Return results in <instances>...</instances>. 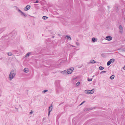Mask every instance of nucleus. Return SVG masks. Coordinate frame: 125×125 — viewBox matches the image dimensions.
I'll return each mask as SVG.
<instances>
[{"instance_id":"nucleus-20","label":"nucleus","mask_w":125,"mask_h":125,"mask_svg":"<svg viewBox=\"0 0 125 125\" xmlns=\"http://www.w3.org/2000/svg\"><path fill=\"white\" fill-rule=\"evenodd\" d=\"M109 61L111 62H113L115 61V59H111Z\"/></svg>"},{"instance_id":"nucleus-41","label":"nucleus","mask_w":125,"mask_h":125,"mask_svg":"<svg viewBox=\"0 0 125 125\" xmlns=\"http://www.w3.org/2000/svg\"><path fill=\"white\" fill-rule=\"evenodd\" d=\"M108 9H109V6H108Z\"/></svg>"},{"instance_id":"nucleus-3","label":"nucleus","mask_w":125,"mask_h":125,"mask_svg":"<svg viewBox=\"0 0 125 125\" xmlns=\"http://www.w3.org/2000/svg\"><path fill=\"white\" fill-rule=\"evenodd\" d=\"M119 32L120 33L122 34L123 33V28L122 26L120 25L119 26Z\"/></svg>"},{"instance_id":"nucleus-46","label":"nucleus","mask_w":125,"mask_h":125,"mask_svg":"<svg viewBox=\"0 0 125 125\" xmlns=\"http://www.w3.org/2000/svg\"><path fill=\"white\" fill-rule=\"evenodd\" d=\"M54 37L53 36L52 37V38H53Z\"/></svg>"},{"instance_id":"nucleus-25","label":"nucleus","mask_w":125,"mask_h":125,"mask_svg":"<svg viewBox=\"0 0 125 125\" xmlns=\"http://www.w3.org/2000/svg\"><path fill=\"white\" fill-rule=\"evenodd\" d=\"M80 83V82H78L76 84V85L77 86H78L79 85V84Z\"/></svg>"},{"instance_id":"nucleus-7","label":"nucleus","mask_w":125,"mask_h":125,"mask_svg":"<svg viewBox=\"0 0 125 125\" xmlns=\"http://www.w3.org/2000/svg\"><path fill=\"white\" fill-rule=\"evenodd\" d=\"M94 89H93L91 90H90L89 94H93L94 92Z\"/></svg>"},{"instance_id":"nucleus-21","label":"nucleus","mask_w":125,"mask_h":125,"mask_svg":"<svg viewBox=\"0 0 125 125\" xmlns=\"http://www.w3.org/2000/svg\"><path fill=\"white\" fill-rule=\"evenodd\" d=\"M104 69V68L103 67L101 66L99 67V69L100 70H102Z\"/></svg>"},{"instance_id":"nucleus-31","label":"nucleus","mask_w":125,"mask_h":125,"mask_svg":"<svg viewBox=\"0 0 125 125\" xmlns=\"http://www.w3.org/2000/svg\"><path fill=\"white\" fill-rule=\"evenodd\" d=\"M51 111H49V112L48 113V115L49 116L50 115V112Z\"/></svg>"},{"instance_id":"nucleus-6","label":"nucleus","mask_w":125,"mask_h":125,"mask_svg":"<svg viewBox=\"0 0 125 125\" xmlns=\"http://www.w3.org/2000/svg\"><path fill=\"white\" fill-rule=\"evenodd\" d=\"M29 71V69L27 68H25L24 69V71L26 73H27Z\"/></svg>"},{"instance_id":"nucleus-17","label":"nucleus","mask_w":125,"mask_h":125,"mask_svg":"<svg viewBox=\"0 0 125 125\" xmlns=\"http://www.w3.org/2000/svg\"><path fill=\"white\" fill-rule=\"evenodd\" d=\"M62 73L63 74H67V71L66 70H64V71H63L62 72Z\"/></svg>"},{"instance_id":"nucleus-16","label":"nucleus","mask_w":125,"mask_h":125,"mask_svg":"<svg viewBox=\"0 0 125 125\" xmlns=\"http://www.w3.org/2000/svg\"><path fill=\"white\" fill-rule=\"evenodd\" d=\"M48 18V17L46 16H43L42 17V19L44 20H46Z\"/></svg>"},{"instance_id":"nucleus-36","label":"nucleus","mask_w":125,"mask_h":125,"mask_svg":"<svg viewBox=\"0 0 125 125\" xmlns=\"http://www.w3.org/2000/svg\"><path fill=\"white\" fill-rule=\"evenodd\" d=\"M85 101H83V102H82V103L83 104L84 103H85Z\"/></svg>"},{"instance_id":"nucleus-33","label":"nucleus","mask_w":125,"mask_h":125,"mask_svg":"<svg viewBox=\"0 0 125 125\" xmlns=\"http://www.w3.org/2000/svg\"><path fill=\"white\" fill-rule=\"evenodd\" d=\"M98 73H99L98 72L96 73L95 74V75L96 76L98 75Z\"/></svg>"},{"instance_id":"nucleus-18","label":"nucleus","mask_w":125,"mask_h":125,"mask_svg":"<svg viewBox=\"0 0 125 125\" xmlns=\"http://www.w3.org/2000/svg\"><path fill=\"white\" fill-rule=\"evenodd\" d=\"M115 76L114 75L111 76L110 77V78L111 79H113L114 78Z\"/></svg>"},{"instance_id":"nucleus-15","label":"nucleus","mask_w":125,"mask_h":125,"mask_svg":"<svg viewBox=\"0 0 125 125\" xmlns=\"http://www.w3.org/2000/svg\"><path fill=\"white\" fill-rule=\"evenodd\" d=\"M5 30V28L3 27V28H2L0 29V31H1L0 32V33L2 32L3 31Z\"/></svg>"},{"instance_id":"nucleus-44","label":"nucleus","mask_w":125,"mask_h":125,"mask_svg":"<svg viewBox=\"0 0 125 125\" xmlns=\"http://www.w3.org/2000/svg\"><path fill=\"white\" fill-rule=\"evenodd\" d=\"M1 94H0V96H1Z\"/></svg>"},{"instance_id":"nucleus-38","label":"nucleus","mask_w":125,"mask_h":125,"mask_svg":"<svg viewBox=\"0 0 125 125\" xmlns=\"http://www.w3.org/2000/svg\"><path fill=\"white\" fill-rule=\"evenodd\" d=\"M15 109H16L17 110V111H18V108H16L15 107Z\"/></svg>"},{"instance_id":"nucleus-34","label":"nucleus","mask_w":125,"mask_h":125,"mask_svg":"<svg viewBox=\"0 0 125 125\" xmlns=\"http://www.w3.org/2000/svg\"><path fill=\"white\" fill-rule=\"evenodd\" d=\"M83 104V103H82V102L79 105H82Z\"/></svg>"},{"instance_id":"nucleus-40","label":"nucleus","mask_w":125,"mask_h":125,"mask_svg":"<svg viewBox=\"0 0 125 125\" xmlns=\"http://www.w3.org/2000/svg\"><path fill=\"white\" fill-rule=\"evenodd\" d=\"M45 120V118H43V120Z\"/></svg>"},{"instance_id":"nucleus-13","label":"nucleus","mask_w":125,"mask_h":125,"mask_svg":"<svg viewBox=\"0 0 125 125\" xmlns=\"http://www.w3.org/2000/svg\"><path fill=\"white\" fill-rule=\"evenodd\" d=\"M21 15L22 16H24L25 17H26L27 16L26 14H25L23 12H22L21 13Z\"/></svg>"},{"instance_id":"nucleus-19","label":"nucleus","mask_w":125,"mask_h":125,"mask_svg":"<svg viewBox=\"0 0 125 125\" xmlns=\"http://www.w3.org/2000/svg\"><path fill=\"white\" fill-rule=\"evenodd\" d=\"M111 62L110 61H109L107 63V65L108 66L111 63Z\"/></svg>"},{"instance_id":"nucleus-11","label":"nucleus","mask_w":125,"mask_h":125,"mask_svg":"<svg viewBox=\"0 0 125 125\" xmlns=\"http://www.w3.org/2000/svg\"><path fill=\"white\" fill-rule=\"evenodd\" d=\"M90 90H86L85 91V93L87 94H89Z\"/></svg>"},{"instance_id":"nucleus-42","label":"nucleus","mask_w":125,"mask_h":125,"mask_svg":"<svg viewBox=\"0 0 125 125\" xmlns=\"http://www.w3.org/2000/svg\"><path fill=\"white\" fill-rule=\"evenodd\" d=\"M124 41H125V39L124 40Z\"/></svg>"},{"instance_id":"nucleus-30","label":"nucleus","mask_w":125,"mask_h":125,"mask_svg":"<svg viewBox=\"0 0 125 125\" xmlns=\"http://www.w3.org/2000/svg\"><path fill=\"white\" fill-rule=\"evenodd\" d=\"M33 113V112L32 110H31L30 112V114H32Z\"/></svg>"},{"instance_id":"nucleus-8","label":"nucleus","mask_w":125,"mask_h":125,"mask_svg":"<svg viewBox=\"0 0 125 125\" xmlns=\"http://www.w3.org/2000/svg\"><path fill=\"white\" fill-rule=\"evenodd\" d=\"M52 109V105L51 104V106H50L49 108V111H51Z\"/></svg>"},{"instance_id":"nucleus-23","label":"nucleus","mask_w":125,"mask_h":125,"mask_svg":"<svg viewBox=\"0 0 125 125\" xmlns=\"http://www.w3.org/2000/svg\"><path fill=\"white\" fill-rule=\"evenodd\" d=\"M48 91V90H43L42 92V93H43L44 94L45 93H46V92H47Z\"/></svg>"},{"instance_id":"nucleus-37","label":"nucleus","mask_w":125,"mask_h":125,"mask_svg":"<svg viewBox=\"0 0 125 125\" xmlns=\"http://www.w3.org/2000/svg\"><path fill=\"white\" fill-rule=\"evenodd\" d=\"M85 101H83V102H82V103L83 104L84 103H85Z\"/></svg>"},{"instance_id":"nucleus-14","label":"nucleus","mask_w":125,"mask_h":125,"mask_svg":"<svg viewBox=\"0 0 125 125\" xmlns=\"http://www.w3.org/2000/svg\"><path fill=\"white\" fill-rule=\"evenodd\" d=\"M31 54V52H28L27 53L26 55V57H28Z\"/></svg>"},{"instance_id":"nucleus-28","label":"nucleus","mask_w":125,"mask_h":125,"mask_svg":"<svg viewBox=\"0 0 125 125\" xmlns=\"http://www.w3.org/2000/svg\"><path fill=\"white\" fill-rule=\"evenodd\" d=\"M106 72V71H102V72H101L100 73L101 74H102V73H105Z\"/></svg>"},{"instance_id":"nucleus-27","label":"nucleus","mask_w":125,"mask_h":125,"mask_svg":"<svg viewBox=\"0 0 125 125\" xmlns=\"http://www.w3.org/2000/svg\"><path fill=\"white\" fill-rule=\"evenodd\" d=\"M92 79H89L88 78V81H92Z\"/></svg>"},{"instance_id":"nucleus-22","label":"nucleus","mask_w":125,"mask_h":125,"mask_svg":"<svg viewBox=\"0 0 125 125\" xmlns=\"http://www.w3.org/2000/svg\"><path fill=\"white\" fill-rule=\"evenodd\" d=\"M92 40L93 42H95L96 40L95 38L94 37L92 38Z\"/></svg>"},{"instance_id":"nucleus-5","label":"nucleus","mask_w":125,"mask_h":125,"mask_svg":"<svg viewBox=\"0 0 125 125\" xmlns=\"http://www.w3.org/2000/svg\"><path fill=\"white\" fill-rule=\"evenodd\" d=\"M30 8V6L29 5H27L25 8L24 10L25 11H27L29 10Z\"/></svg>"},{"instance_id":"nucleus-10","label":"nucleus","mask_w":125,"mask_h":125,"mask_svg":"<svg viewBox=\"0 0 125 125\" xmlns=\"http://www.w3.org/2000/svg\"><path fill=\"white\" fill-rule=\"evenodd\" d=\"M67 37V40H71V39L70 37V36H68V35H67L66 36L65 38H66Z\"/></svg>"},{"instance_id":"nucleus-43","label":"nucleus","mask_w":125,"mask_h":125,"mask_svg":"<svg viewBox=\"0 0 125 125\" xmlns=\"http://www.w3.org/2000/svg\"><path fill=\"white\" fill-rule=\"evenodd\" d=\"M124 20H125V18H124Z\"/></svg>"},{"instance_id":"nucleus-12","label":"nucleus","mask_w":125,"mask_h":125,"mask_svg":"<svg viewBox=\"0 0 125 125\" xmlns=\"http://www.w3.org/2000/svg\"><path fill=\"white\" fill-rule=\"evenodd\" d=\"M93 109L92 108H87L85 109V111H87L91 110Z\"/></svg>"},{"instance_id":"nucleus-45","label":"nucleus","mask_w":125,"mask_h":125,"mask_svg":"<svg viewBox=\"0 0 125 125\" xmlns=\"http://www.w3.org/2000/svg\"><path fill=\"white\" fill-rule=\"evenodd\" d=\"M15 34H16V32H15Z\"/></svg>"},{"instance_id":"nucleus-2","label":"nucleus","mask_w":125,"mask_h":125,"mask_svg":"<svg viewBox=\"0 0 125 125\" xmlns=\"http://www.w3.org/2000/svg\"><path fill=\"white\" fill-rule=\"evenodd\" d=\"M74 69L73 68H71L67 70V74H70L74 70Z\"/></svg>"},{"instance_id":"nucleus-39","label":"nucleus","mask_w":125,"mask_h":125,"mask_svg":"<svg viewBox=\"0 0 125 125\" xmlns=\"http://www.w3.org/2000/svg\"><path fill=\"white\" fill-rule=\"evenodd\" d=\"M72 47H75V46H73V45H72Z\"/></svg>"},{"instance_id":"nucleus-29","label":"nucleus","mask_w":125,"mask_h":125,"mask_svg":"<svg viewBox=\"0 0 125 125\" xmlns=\"http://www.w3.org/2000/svg\"><path fill=\"white\" fill-rule=\"evenodd\" d=\"M76 44L78 46L79 45V44L78 42H76Z\"/></svg>"},{"instance_id":"nucleus-32","label":"nucleus","mask_w":125,"mask_h":125,"mask_svg":"<svg viewBox=\"0 0 125 125\" xmlns=\"http://www.w3.org/2000/svg\"><path fill=\"white\" fill-rule=\"evenodd\" d=\"M39 2V1L38 0H36L35 2H34L35 3H37Z\"/></svg>"},{"instance_id":"nucleus-24","label":"nucleus","mask_w":125,"mask_h":125,"mask_svg":"<svg viewBox=\"0 0 125 125\" xmlns=\"http://www.w3.org/2000/svg\"><path fill=\"white\" fill-rule=\"evenodd\" d=\"M8 54L9 56H11L12 55V54L11 52H9L8 53Z\"/></svg>"},{"instance_id":"nucleus-4","label":"nucleus","mask_w":125,"mask_h":125,"mask_svg":"<svg viewBox=\"0 0 125 125\" xmlns=\"http://www.w3.org/2000/svg\"><path fill=\"white\" fill-rule=\"evenodd\" d=\"M112 37L109 36H106L105 39L108 41H110L112 39Z\"/></svg>"},{"instance_id":"nucleus-26","label":"nucleus","mask_w":125,"mask_h":125,"mask_svg":"<svg viewBox=\"0 0 125 125\" xmlns=\"http://www.w3.org/2000/svg\"><path fill=\"white\" fill-rule=\"evenodd\" d=\"M18 12L21 13L22 12L21 10H20L19 9H18Z\"/></svg>"},{"instance_id":"nucleus-9","label":"nucleus","mask_w":125,"mask_h":125,"mask_svg":"<svg viewBox=\"0 0 125 125\" xmlns=\"http://www.w3.org/2000/svg\"><path fill=\"white\" fill-rule=\"evenodd\" d=\"M90 62L92 63H96V62L94 60H90Z\"/></svg>"},{"instance_id":"nucleus-1","label":"nucleus","mask_w":125,"mask_h":125,"mask_svg":"<svg viewBox=\"0 0 125 125\" xmlns=\"http://www.w3.org/2000/svg\"><path fill=\"white\" fill-rule=\"evenodd\" d=\"M16 74V70L15 69L12 70L9 74V78L11 80L15 76Z\"/></svg>"},{"instance_id":"nucleus-35","label":"nucleus","mask_w":125,"mask_h":125,"mask_svg":"<svg viewBox=\"0 0 125 125\" xmlns=\"http://www.w3.org/2000/svg\"><path fill=\"white\" fill-rule=\"evenodd\" d=\"M123 68L125 70V66H124L123 67Z\"/></svg>"}]
</instances>
